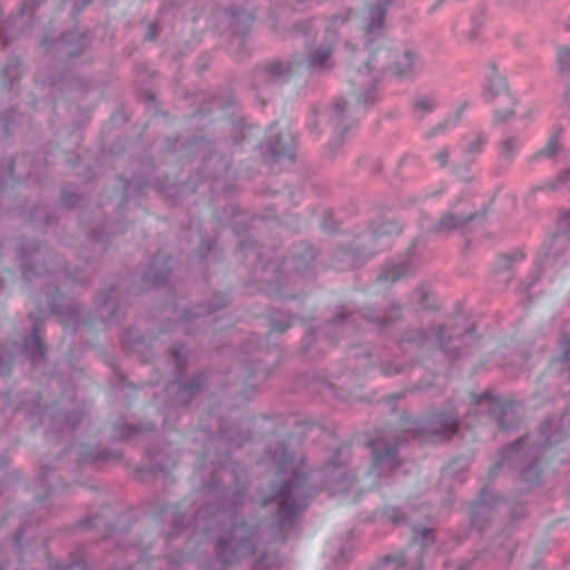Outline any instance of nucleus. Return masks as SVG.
Returning a JSON list of instances; mask_svg holds the SVG:
<instances>
[{"mask_svg": "<svg viewBox=\"0 0 570 570\" xmlns=\"http://www.w3.org/2000/svg\"><path fill=\"white\" fill-rule=\"evenodd\" d=\"M389 1H379L375 6L363 9L360 16L346 20L343 16L331 18L325 24L323 42L309 55L307 63L313 69H326L332 66V53L337 43V30L342 27L352 29L360 27L368 45V55L364 66H358L354 59V47L347 42L345 49L350 52L354 69L351 83L354 88L352 98L341 99L335 105V116L340 120L355 105L372 104L376 100L375 86L385 73L410 76L420 67L419 57L412 51L396 53L382 38L384 14Z\"/></svg>", "mask_w": 570, "mask_h": 570, "instance_id": "nucleus-1", "label": "nucleus"}, {"mask_svg": "<svg viewBox=\"0 0 570 570\" xmlns=\"http://www.w3.org/2000/svg\"><path fill=\"white\" fill-rule=\"evenodd\" d=\"M278 463V474L288 475L276 493L278 500L281 519H292L307 504L306 499L309 495L306 489V476L302 470V462H297L293 455L283 452L282 459L275 458Z\"/></svg>", "mask_w": 570, "mask_h": 570, "instance_id": "nucleus-2", "label": "nucleus"}, {"mask_svg": "<svg viewBox=\"0 0 570 570\" xmlns=\"http://www.w3.org/2000/svg\"><path fill=\"white\" fill-rule=\"evenodd\" d=\"M414 274L415 268L412 264L403 259H395L382 266L377 281L382 284L411 282Z\"/></svg>", "mask_w": 570, "mask_h": 570, "instance_id": "nucleus-3", "label": "nucleus"}, {"mask_svg": "<svg viewBox=\"0 0 570 570\" xmlns=\"http://www.w3.org/2000/svg\"><path fill=\"white\" fill-rule=\"evenodd\" d=\"M402 232V226L393 220L382 222L371 233L366 234L358 240L357 247L366 242L373 243L368 249H366V254L371 255L374 253L373 246L376 249H383L389 246L387 238L392 235H399Z\"/></svg>", "mask_w": 570, "mask_h": 570, "instance_id": "nucleus-4", "label": "nucleus"}, {"mask_svg": "<svg viewBox=\"0 0 570 570\" xmlns=\"http://www.w3.org/2000/svg\"><path fill=\"white\" fill-rule=\"evenodd\" d=\"M402 232V226L393 220L382 222L371 233L366 234L358 240L357 247L366 242L373 243L368 249H366V254L371 255L374 253L373 246L376 249H383L389 246L387 238L392 235H399Z\"/></svg>", "mask_w": 570, "mask_h": 570, "instance_id": "nucleus-5", "label": "nucleus"}, {"mask_svg": "<svg viewBox=\"0 0 570 570\" xmlns=\"http://www.w3.org/2000/svg\"><path fill=\"white\" fill-rule=\"evenodd\" d=\"M473 218L474 215L472 213L459 210L456 206H453L451 210L444 214L436 223L431 226L425 225V227L436 233H449L463 224H466Z\"/></svg>", "mask_w": 570, "mask_h": 570, "instance_id": "nucleus-6", "label": "nucleus"}, {"mask_svg": "<svg viewBox=\"0 0 570 570\" xmlns=\"http://www.w3.org/2000/svg\"><path fill=\"white\" fill-rule=\"evenodd\" d=\"M431 425L435 428L438 438L448 439L456 432L458 422L454 415H434Z\"/></svg>", "mask_w": 570, "mask_h": 570, "instance_id": "nucleus-7", "label": "nucleus"}, {"mask_svg": "<svg viewBox=\"0 0 570 570\" xmlns=\"http://www.w3.org/2000/svg\"><path fill=\"white\" fill-rule=\"evenodd\" d=\"M512 258L510 256L500 257L491 271V281L494 283L512 282Z\"/></svg>", "mask_w": 570, "mask_h": 570, "instance_id": "nucleus-8", "label": "nucleus"}, {"mask_svg": "<svg viewBox=\"0 0 570 570\" xmlns=\"http://www.w3.org/2000/svg\"><path fill=\"white\" fill-rule=\"evenodd\" d=\"M373 468H389L394 469L397 465L396 462V449L394 446L387 448L382 452L379 448V443L373 442Z\"/></svg>", "mask_w": 570, "mask_h": 570, "instance_id": "nucleus-9", "label": "nucleus"}, {"mask_svg": "<svg viewBox=\"0 0 570 570\" xmlns=\"http://www.w3.org/2000/svg\"><path fill=\"white\" fill-rule=\"evenodd\" d=\"M293 142L294 138L291 132H282L272 142L271 148L276 155H286L289 154Z\"/></svg>", "mask_w": 570, "mask_h": 570, "instance_id": "nucleus-10", "label": "nucleus"}, {"mask_svg": "<svg viewBox=\"0 0 570 570\" xmlns=\"http://www.w3.org/2000/svg\"><path fill=\"white\" fill-rule=\"evenodd\" d=\"M436 102L429 96H420L414 101V109L421 114H428L435 109Z\"/></svg>", "mask_w": 570, "mask_h": 570, "instance_id": "nucleus-11", "label": "nucleus"}, {"mask_svg": "<svg viewBox=\"0 0 570 570\" xmlns=\"http://www.w3.org/2000/svg\"><path fill=\"white\" fill-rule=\"evenodd\" d=\"M505 90H507L505 80L501 76H493L489 80L488 92L491 96H499V95L505 92Z\"/></svg>", "mask_w": 570, "mask_h": 570, "instance_id": "nucleus-12", "label": "nucleus"}, {"mask_svg": "<svg viewBox=\"0 0 570 570\" xmlns=\"http://www.w3.org/2000/svg\"><path fill=\"white\" fill-rule=\"evenodd\" d=\"M462 108L456 109L453 115H451L448 119H445L443 122H441L439 126H436L432 135L440 134L445 128L454 127V125L458 122L460 115H461Z\"/></svg>", "mask_w": 570, "mask_h": 570, "instance_id": "nucleus-13", "label": "nucleus"}, {"mask_svg": "<svg viewBox=\"0 0 570 570\" xmlns=\"http://www.w3.org/2000/svg\"><path fill=\"white\" fill-rule=\"evenodd\" d=\"M519 141L515 138H508L502 144L501 153L507 158L511 157L519 148Z\"/></svg>", "mask_w": 570, "mask_h": 570, "instance_id": "nucleus-14", "label": "nucleus"}, {"mask_svg": "<svg viewBox=\"0 0 570 570\" xmlns=\"http://www.w3.org/2000/svg\"><path fill=\"white\" fill-rule=\"evenodd\" d=\"M558 60L561 69H570V48H562L559 51Z\"/></svg>", "mask_w": 570, "mask_h": 570, "instance_id": "nucleus-15", "label": "nucleus"}, {"mask_svg": "<svg viewBox=\"0 0 570 570\" xmlns=\"http://www.w3.org/2000/svg\"><path fill=\"white\" fill-rule=\"evenodd\" d=\"M558 141L556 137H552L546 145V147L540 151V156L550 157L554 155L558 150Z\"/></svg>", "mask_w": 570, "mask_h": 570, "instance_id": "nucleus-16", "label": "nucleus"}, {"mask_svg": "<svg viewBox=\"0 0 570 570\" xmlns=\"http://www.w3.org/2000/svg\"><path fill=\"white\" fill-rule=\"evenodd\" d=\"M543 274V267H542V264L541 263H538L533 269V272L531 273V283H539V282H543L544 281V277L542 276Z\"/></svg>", "mask_w": 570, "mask_h": 570, "instance_id": "nucleus-17", "label": "nucleus"}, {"mask_svg": "<svg viewBox=\"0 0 570 570\" xmlns=\"http://www.w3.org/2000/svg\"><path fill=\"white\" fill-rule=\"evenodd\" d=\"M484 144V140L482 137L480 136H476L472 139V141L470 142L469 145V151L470 153H476V151H480L482 146Z\"/></svg>", "mask_w": 570, "mask_h": 570, "instance_id": "nucleus-18", "label": "nucleus"}, {"mask_svg": "<svg viewBox=\"0 0 570 570\" xmlns=\"http://www.w3.org/2000/svg\"><path fill=\"white\" fill-rule=\"evenodd\" d=\"M511 116H512V110H510V109H504V110L498 109L495 111L497 121L504 122V121L509 120Z\"/></svg>", "mask_w": 570, "mask_h": 570, "instance_id": "nucleus-19", "label": "nucleus"}, {"mask_svg": "<svg viewBox=\"0 0 570 570\" xmlns=\"http://www.w3.org/2000/svg\"><path fill=\"white\" fill-rule=\"evenodd\" d=\"M395 562L397 566H402L404 563V554L400 553L397 556H386L384 559L385 566Z\"/></svg>", "mask_w": 570, "mask_h": 570, "instance_id": "nucleus-20", "label": "nucleus"}, {"mask_svg": "<svg viewBox=\"0 0 570 570\" xmlns=\"http://www.w3.org/2000/svg\"><path fill=\"white\" fill-rule=\"evenodd\" d=\"M435 159L440 166L444 167L449 161V151L448 149H441L436 155Z\"/></svg>", "mask_w": 570, "mask_h": 570, "instance_id": "nucleus-21", "label": "nucleus"}, {"mask_svg": "<svg viewBox=\"0 0 570 570\" xmlns=\"http://www.w3.org/2000/svg\"><path fill=\"white\" fill-rule=\"evenodd\" d=\"M561 227L563 232L570 236V213L561 218Z\"/></svg>", "mask_w": 570, "mask_h": 570, "instance_id": "nucleus-22", "label": "nucleus"}, {"mask_svg": "<svg viewBox=\"0 0 570 570\" xmlns=\"http://www.w3.org/2000/svg\"><path fill=\"white\" fill-rule=\"evenodd\" d=\"M157 264H158V261H155L154 265H153V268H156V269L154 272L153 278L160 281V279H163V277L165 276L167 271L166 269L157 268Z\"/></svg>", "mask_w": 570, "mask_h": 570, "instance_id": "nucleus-23", "label": "nucleus"}, {"mask_svg": "<svg viewBox=\"0 0 570 570\" xmlns=\"http://www.w3.org/2000/svg\"><path fill=\"white\" fill-rule=\"evenodd\" d=\"M560 184L570 188V170L564 171L560 176Z\"/></svg>", "mask_w": 570, "mask_h": 570, "instance_id": "nucleus-24", "label": "nucleus"}, {"mask_svg": "<svg viewBox=\"0 0 570 570\" xmlns=\"http://www.w3.org/2000/svg\"><path fill=\"white\" fill-rule=\"evenodd\" d=\"M429 533V530L428 529H415L414 530V537L415 539L419 537V535H423L424 538L428 535Z\"/></svg>", "mask_w": 570, "mask_h": 570, "instance_id": "nucleus-25", "label": "nucleus"}, {"mask_svg": "<svg viewBox=\"0 0 570 570\" xmlns=\"http://www.w3.org/2000/svg\"><path fill=\"white\" fill-rule=\"evenodd\" d=\"M389 518L391 519L392 522L394 523H399L400 520L399 518L396 517V511H392L390 514H389Z\"/></svg>", "mask_w": 570, "mask_h": 570, "instance_id": "nucleus-26", "label": "nucleus"}, {"mask_svg": "<svg viewBox=\"0 0 570 570\" xmlns=\"http://www.w3.org/2000/svg\"><path fill=\"white\" fill-rule=\"evenodd\" d=\"M344 255L346 256L347 259L350 261H354V256L356 255L355 253H344Z\"/></svg>", "mask_w": 570, "mask_h": 570, "instance_id": "nucleus-27", "label": "nucleus"}, {"mask_svg": "<svg viewBox=\"0 0 570 570\" xmlns=\"http://www.w3.org/2000/svg\"><path fill=\"white\" fill-rule=\"evenodd\" d=\"M38 348H39V355H40V356H42V355H43V353H45V348H43V346L39 344V345H38Z\"/></svg>", "mask_w": 570, "mask_h": 570, "instance_id": "nucleus-28", "label": "nucleus"}, {"mask_svg": "<svg viewBox=\"0 0 570 570\" xmlns=\"http://www.w3.org/2000/svg\"><path fill=\"white\" fill-rule=\"evenodd\" d=\"M218 546H219V548H220V549H225V548H227V546H228V544H227V543H225V542H223V541H220V542L218 543Z\"/></svg>", "mask_w": 570, "mask_h": 570, "instance_id": "nucleus-29", "label": "nucleus"}, {"mask_svg": "<svg viewBox=\"0 0 570 570\" xmlns=\"http://www.w3.org/2000/svg\"><path fill=\"white\" fill-rule=\"evenodd\" d=\"M531 114V110H527L521 117L522 118H528Z\"/></svg>", "mask_w": 570, "mask_h": 570, "instance_id": "nucleus-30", "label": "nucleus"}, {"mask_svg": "<svg viewBox=\"0 0 570 570\" xmlns=\"http://www.w3.org/2000/svg\"><path fill=\"white\" fill-rule=\"evenodd\" d=\"M568 358H569V351L567 350L564 353V360H568Z\"/></svg>", "mask_w": 570, "mask_h": 570, "instance_id": "nucleus-31", "label": "nucleus"}]
</instances>
